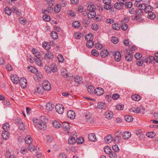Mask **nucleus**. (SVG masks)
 <instances>
[{
	"label": "nucleus",
	"instance_id": "f257e3e1",
	"mask_svg": "<svg viewBox=\"0 0 158 158\" xmlns=\"http://www.w3.org/2000/svg\"><path fill=\"white\" fill-rule=\"evenodd\" d=\"M96 9V6L93 4H89L87 7V10L89 11L88 14V17L89 19H92L94 18L96 15V13L95 12Z\"/></svg>",
	"mask_w": 158,
	"mask_h": 158
},
{
	"label": "nucleus",
	"instance_id": "f03ea898",
	"mask_svg": "<svg viewBox=\"0 0 158 158\" xmlns=\"http://www.w3.org/2000/svg\"><path fill=\"white\" fill-rule=\"evenodd\" d=\"M33 122L35 127H37L39 129L41 130H44L46 128V124L44 123H40L38 119H34L33 120Z\"/></svg>",
	"mask_w": 158,
	"mask_h": 158
},
{
	"label": "nucleus",
	"instance_id": "7ed1b4c3",
	"mask_svg": "<svg viewBox=\"0 0 158 158\" xmlns=\"http://www.w3.org/2000/svg\"><path fill=\"white\" fill-rule=\"evenodd\" d=\"M135 12L137 15L134 17L133 19L138 21H139L140 19L142 20L141 16L143 15V10L139 9L135 11Z\"/></svg>",
	"mask_w": 158,
	"mask_h": 158
},
{
	"label": "nucleus",
	"instance_id": "20e7f679",
	"mask_svg": "<svg viewBox=\"0 0 158 158\" xmlns=\"http://www.w3.org/2000/svg\"><path fill=\"white\" fill-rule=\"evenodd\" d=\"M56 111L59 114H61L63 113L64 111V107L60 104H57L55 106Z\"/></svg>",
	"mask_w": 158,
	"mask_h": 158
},
{
	"label": "nucleus",
	"instance_id": "39448f33",
	"mask_svg": "<svg viewBox=\"0 0 158 158\" xmlns=\"http://www.w3.org/2000/svg\"><path fill=\"white\" fill-rule=\"evenodd\" d=\"M144 109L142 107L140 106L138 107L137 109L134 108H133L130 110V112H132L137 113L144 112Z\"/></svg>",
	"mask_w": 158,
	"mask_h": 158
},
{
	"label": "nucleus",
	"instance_id": "423d86ee",
	"mask_svg": "<svg viewBox=\"0 0 158 158\" xmlns=\"http://www.w3.org/2000/svg\"><path fill=\"white\" fill-rule=\"evenodd\" d=\"M43 86L45 90L47 91L50 90L51 88V84L47 80H44L43 82Z\"/></svg>",
	"mask_w": 158,
	"mask_h": 158
},
{
	"label": "nucleus",
	"instance_id": "0eeeda50",
	"mask_svg": "<svg viewBox=\"0 0 158 158\" xmlns=\"http://www.w3.org/2000/svg\"><path fill=\"white\" fill-rule=\"evenodd\" d=\"M20 84L23 88H25L27 86V81L24 77H21L19 80Z\"/></svg>",
	"mask_w": 158,
	"mask_h": 158
},
{
	"label": "nucleus",
	"instance_id": "6e6552de",
	"mask_svg": "<svg viewBox=\"0 0 158 158\" xmlns=\"http://www.w3.org/2000/svg\"><path fill=\"white\" fill-rule=\"evenodd\" d=\"M104 89L101 87L97 88L94 89V93L97 95L100 96L104 94Z\"/></svg>",
	"mask_w": 158,
	"mask_h": 158
},
{
	"label": "nucleus",
	"instance_id": "1a4fd4ad",
	"mask_svg": "<svg viewBox=\"0 0 158 158\" xmlns=\"http://www.w3.org/2000/svg\"><path fill=\"white\" fill-rule=\"evenodd\" d=\"M114 59L115 61L119 62L121 59V56L120 52H116L114 54Z\"/></svg>",
	"mask_w": 158,
	"mask_h": 158
},
{
	"label": "nucleus",
	"instance_id": "9d476101",
	"mask_svg": "<svg viewBox=\"0 0 158 158\" xmlns=\"http://www.w3.org/2000/svg\"><path fill=\"white\" fill-rule=\"evenodd\" d=\"M10 78L12 82L15 84H17L19 81V77L16 75H11Z\"/></svg>",
	"mask_w": 158,
	"mask_h": 158
},
{
	"label": "nucleus",
	"instance_id": "9b49d317",
	"mask_svg": "<svg viewBox=\"0 0 158 158\" xmlns=\"http://www.w3.org/2000/svg\"><path fill=\"white\" fill-rule=\"evenodd\" d=\"M67 115L69 118L72 119H74L75 117V113L72 110H69L67 112Z\"/></svg>",
	"mask_w": 158,
	"mask_h": 158
},
{
	"label": "nucleus",
	"instance_id": "f8f14e48",
	"mask_svg": "<svg viewBox=\"0 0 158 158\" xmlns=\"http://www.w3.org/2000/svg\"><path fill=\"white\" fill-rule=\"evenodd\" d=\"M9 134L7 130L3 131L2 132V138L4 140H7L9 137Z\"/></svg>",
	"mask_w": 158,
	"mask_h": 158
},
{
	"label": "nucleus",
	"instance_id": "ddd939ff",
	"mask_svg": "<svg viewBox=\"0 0 158 158\" xmlns=\"http://www.w3.org/2000/svg\"><path fill=\"white\" fill-rule=\"evenodd\" d=\"M44 90L43 86L40 85L37 88L36 90H35V92H37L39 94H42L43 93Z\"/></svg>",
	"mask_w": 158,
	"mask_h": 158
},
{
	"label": "nucleus",
	"instance_id": "4468645a",
	"mask_svg": "<svg viewBox=\"0 0 158 158\" xmlns=\"http://www.w3.org/2000/svg\"><path fill=\"white\" fill-rule=\"evenodd\" d=\"M131 136V133L129 131H125L123 134V138L124 139H127L130 138Z\"/></svg>",
	"mask_w": 158,
	"mask_h": 158
},
{
	"label": "nucleus",
	"instance_id": "2eb2a0df",
	"mask_svg": "<svg viewBox=\"0 0 158 158\" xmlns=\"http://www.w3.org/2000/svg\"><path fill=\"white\" fill-rule=\"evenodd\" d=\"M127 54L125 56L126 60L128 61H130L132 60L133 57L132 55L131 54L132 53L128 52L127 50Z\"/></svg>",
	"mask_w": 158,
	"mask_h": 158
},
{
	"label": "nucleus",
	"instance_id": "dca6fc26",
	"mask_svg": "<svg viewBox=\"0 0 158 158\" xmlns=\"http://www.w3.org/2000/svg\"><path fill=\"white\" fill-rule=\"evenodd\" d=\"M88 138L90 141L95 142L96 141V137L94 133L89 134L88 135Z\"/></svg>",
	"mask_w": 158,
	"mask_h": 158
},
{
	"label": "nucleus",
	"instance_id": "f3484780",
	"mask_svg": "<svg viewBox=\"0 0 158 158\" xmlns=\"http://www.w3.org/2000/svg\"><path fill=\"white\" fill-rule=\"evenodd\" d=\"M69 124L70 123H69L64 122L62 123L61 126L64 129L67 130H69L70 127Z\"/></svg>",
	"mask_w": 158,
	"mask_h": 158
},
{
	"label": "nucleus",
	"instance_id": "a211bd4d",
	"mask_svg": "<svg viewBox=\"0 0 158 158\" xmlns=\"http://www.w3.org/2000/svg\"><path fill=\"white\" fill-rule=\"evenodd\" d=\"M54 105L52 103H48L46 105V109L49 111H52L54 108Z\"/></svg>",
	"mask_w": 158,
	"mask_h": 158
},
{
	"label": "nucleus",
	"instance_id": "6ab92c4d",
	"mask_svg": "<svg viewBox=\"0 0 158 158\" xmlns=\"http://www.w3.org/2000/svg\"><path fill=\"white\" fill-rule=\"evenodd\" d=\"M39 121L40 122V123H47L48 122V119L47 118L46 116H41L40 117Z\"/></svg>",
	"mask_w": 158,
	"mask_h": 158
},
{
	"label": "nucleus",
	"instance_id": "aec40b11",
	"mask_svg": "<svg viewBox=\"0 0 158 158\" xmlns=\"http://www.w3.org/2000/svg\"><path fill=\"white\" fill-rule=\"evenodd\" d=\"M25 141L26 143L29 144H31L32 142V139L29 135H27L25 137Z\"/></svg>",
	"mask_w": 158,
	"mask_h": 158
},
{
	"label": "nucleus",
	"instance_id": "412c9836",
	"mask_svg": "<svg viewBox=\"0 0 158 158\" xmlns=\"http://www.w3.org/2000/svg\"><path fill=\"white\" fill-rule=\"evenodd\" d=\"M44 57H45V59L46 58V57H47L48 59H52L54 58V56L52 52L50 51H48L45 54Z\"/></svg>",
	"mask_w": 158,
	"mask_h": 158
},
{
	"label": "nucleus",
	"instance_id": "4be33fe9",
	"mask_svg": "<svg viewBox=\"0 0 158 158\" xmlns=\"http://www.w3.org/2000/svg\"><path fill=\"white\" fill-rule=\"evenodd\" d=\"M98 107L101 109H105L106 107V105L105 103L102 102H99L98 103Z\"/></svg>",
	"mask_w": 158,
	"mask_h": 158
},
{
	"label": "nucleus",
	"instance_id": "5701e85b",
	"mask_svg": "<svg viewBox=\"0 0 158 158\" xmlns=\"http://www.w3.org/2000/svg\"><path fill=\"white\" fill-rule=\"evenodd\" d=\"M153 9V8L152 6L150 5H148L147 6H146L145 8V9L144 10V11L146 13H149L151 12Z\"/></svg>",
	"mask_w": 158,
	"mask_h": 158
},
{
	"label": "nucleus",
	"instance_id": "b1692460",
	"mask_svg": "<svg viewBox=\"0 0 158 158\" xmlns=\"http://www.w3.org/2000/svg\"><path fill=\"white\" fill-rule=\"evenodd\" d=\"M52 124L53 126L57 128H60L61 127V124L58 122L56 120L53 121Z\"/></svg>",
	"mask_w": 158,
	"mask_h": 158
},
{
	"label": "nucleus",
	"instance_id": "393cba45",
	"mask_svg": "<svg viewBox=\"0 0 158 158\" xmlns=\"http://www.w3.org/2000/svg\"><path fill=\"white\" fill-rule=\"evenodd\" d=\"M109 52L107 50H103L100 52V55L102 57L104 58L108 56Z\"/></svg>",
	"mask_w": 158,
	"mask_h": 158
},
{
	"label": "nucleus",
	"instance_id": "a878e982",
	"mask_svg": "<svg viewBox=\"0 0 158 158\" xmlns=\"http://www.w3.org/2000/svg\"><path fill=\"white\" fill-rule=\"evenodd\" d=\"M75 81L78 84H80L82 82V78L80 76H76L74 78Z\"/></svg>",
	"mask_w": 158,
	"mask_h": 158
},
{
	"label": "nucleus",
	"instance_id": "bb28decb",
	"mask_svg": "<svg viewBox=\"0 0 158 158\" xmlns=\"http://www.w3.org/2000/svg\"><path fill=\"white\" fill-rule=\"evenodd\" d=\"M131 98L134 100L139 101L141 99V97L139 95L136 94H134L131 96Z\"/></svg>",
	"mask_w": 158,
	"mask_h": 158
},
{
	"label": "nucleus",
	"instance_id": "cd10ccee",
	"mask_svg": "<svg viewBox=\"0 0 158 158\" xmlns=\"http://www.w3.org/2000/svg\"><path fill=\"white\" fill-rule=\"evenodd\" d=\"M94 45V42L93 40H88L86 43V46L89 48H92Z\"/></svg>",
	"mask_w": 158,
	"mask_h": 158
},
{
	"label": "nucleus",
	"instance_id": "c85d7f7f",
	"mask_svg": "<svg viewBox=\"0 0 158 158\" xmlns=\"http://www.w3.org/2000/svg\"><path fill=\"white\" fill-rule=\"evenodd\" d=\"M76 141L77 140L76 139L73 137H70L68 139L69 143L71 145H73L75 143Z\"/></svg>",
	"mask_w": 158,
	"mask_h": 158
},
{
	"label": "nucleus",
	"instance_id": "c756f323",
	"mask_svg": "<svg viewBox=\"0 0 158 158\" xmlns=\"http://www.w3.org/2000/svg\"><path fill=\"white\" fill-rule=\"evenodd\" d=\"M27 69L29 71L33 73H35L37 71V69L35 68L32 66H28Z\"/></svg>",
	"mask_w": 158,
	"mask_h": 158
},
{
	"label": "nucleus",
	"instance_id": "7c9ffc66",
	"mask_svg": "<svg viewBox=\"0 0 158 158\" xmlns=\"http://www.w3.org/2000/svg\"><path fill=\"white\" fill-rule=\"evenodd\" d=\"M61 7L59 4H57L54 6V11L56 13H59Z\"/></svg>",
	"mask_w": 158,
	"mask_h": 158
},
{
	"label": "nucleus",
	"instance_id": "2f4dec72",
	"mask_svg": "<svg viewBox=\"0 0 158 158\" xmlns=\"http://www.w3.org/2000/svg\"><path fill=\"white\" fill-rule=\"evenodd\" d=\"M109 158H116L117 156L116 153L114 152H111V149L109 148Z\"/></svg>",
	"mask_w": 158,
	"mask_h": 158
},
{
	"label": "nucleus",
	"instance_id": "473e14b6",
	"mask_svg": "<svg viewBox=\"0 0 158 158\" xmlns=\"http://www.w3.org/2000/svg\"><path fill=\"white\" fill-rule=\"evenodd\" d=\"M126 121L128 122H132L133 119V118L130 115H127L125 116Z\"/></svg>",
	"mask_w": 158,
	"mask_h": 158
},
{
	"label": "nucleus",
	"instance_id": "72a5a7b5",
	"mask_svg": "<svg viewBox=\"0 0 158 158\" xmlns=\"http://www.w3.org/2000/svg\"><path fill=\"white\" fill-rule=\"evenodd\" d=\"M148 18L150 19H153L155 18L156 15L154 13L152 12V11L148 13Z\"/></svg>",
	"mask_w": 158,
	"mask_h": 158
},
{
	"label": "nucleus",
	"instance_id": "f704fd0d",
	"mask_svg": "<svg viewBox=\"0 0 158 158\" xmlns=\"http://www.w3.org/2000/svg\"><path fill=\"white\" fill-rule=\"evenodd\" d=\"M94 87L92 85H89L87 88V90L88 92L90 94H92L94 91Z\"/></svg>",
	"mask_w": 158,
	"mask_h": 158
},
{
	"label": "nucleus",
	"instance_id": "c9c22d12",
	"mask_svg": "<svg viewBox=\"0 0 158 158\" xmlns=\"http://www.w3.org/2000/svg\"><path fill=\"white\" fill-rule=\"evenodd\" d=\"M103 2L105 5L104 6V8L106 10L109 9V0H103Z\"/></svg>",
	"mask_w": 158,
	"mask_h": 158
},
{
	"label": "nucleus",
	"instance_id": "e433bc0d",
	"mask_svg": "<svg viewBox=\"0 0 158 158\" xmlns=\"http://www.w3.org/2000/svg\"><path fill=\"white\" fill-rule=\"evenodd\" d=\"M6 157L7 158H15V156L13 155H11L10 151L7 150L6 152Z\"/></svg>",
	"mask_w": 158,
	"mask_h": 158
},
{
	"label": "nucleus",
	"instance_id": "4c0bfd02",
	"mask_svg": "<svg viewBox=\"0 0 158 158\" xmlns=\"http://www.w3.org/2000/svg\"><path fill=\"white\" fill-rule=\"evenodd\" d=\"M112 28L116 30H119L120 28V25L118 23H114L112 25Z\"/></svg>",
	"mask_w": 158,
	"mask_h": 158
},
{
	"label": "nucleus",
	"instance_id": "58836bf2",
	"mask_svg": "<svg viewBox=\"0 0 158 158\" xmlns=\"http://www.w3.org/2000/svg\"><path fill=\"white\" fill-rule=\"evenodd\" d=\"M61 73V74L65 77H68V72L66 69H62Z\"/></svg>",
	"mask_w": 158,
	"mask_h": 158
},
{
	"label": "nucleus",
	"instance_id": "ea45409f",
	"mask_svg": "<svg viewBox=\"0 0 158 158\" xmlns=\"http://www.w3.org/2000/svg\"><path fill=\"white\" fill-rule=\"evenodd\" d=\"M72 25L74 27L77 28L80 26L81 23L78 21H74Z\"/></svg>",
	"mask_w": 158,
	"mask_h": 158
},
{
	"label": "nucleus",
	"instance_id": "a19ab883",
	"mask_svg": "<svg viewBox=\"0 0 158 158\" xmlns=\"http://www.w3.org/2000/svg\"><path fill=\"white\" fill-rule=\"evenodd\" d=\"M111 41L114 44H116L118 41V39L116 37H112L111 39Z\"/></svg>",
	"mask_w": 158,
	"mask_h": 158
},
{
	"label": "nucleus",
	"instance_id": "79ce46f5",
	"mask_svg": "<svg viewBox=\"0 0 158 158\" xmlns=\"http://www.w3.org/2000/svg\"><path fill=\"white\" fill-rule=\"evenodd\" d=\"M32 52L35 55L36 58H37L38 56L40 55V53L36 49L33 48L32 49Z\"/></svg>",
	"mask_w": 158,
	"mask_h": 158
},
{
	"label": "nucleus",
	"instance_id": "37998d69",
	"mask_svg": "<svg viewBox=\"0 0 158 158\" xmlns=\"http://www.w3.org/2000/svg\"><path fill=\"white\" fill-rule=\"evenodd\" d=\"M154 57L151 56L148 58H146L145 60H144V62L146 63H150L152 62L153 59H154Z\"/></svg>",
	"mask_w": 158,
	"mask_h": 158
},
{
	"label": "nucleus",
	"instance_id": "c03bdc74",
	"mask_svg": "<svg viewBox=\"0 0 158 158\" xmlns=\"http://www.w3.org/2000/svg\"><path fill=\"white\" fill-rule=\"evenodd\" d=\"M35 61L36 64L40 66H43L41 60L39 57H37V58H35Z\"/></svg>",
	"mask_w": 158,
	"mask_h": 158
},
{
	"label": "nucleus",
	"instance_id": "a18cd8bd",
	"mask_svg": "<svg viewBox=\"0 0 158 158\" xmlns=\"http://www.w3.org/2000/svg\"><path fill=\"white\" fill-rule=\"evenodd\" d=\"M85 39L87 40H92L93 39V36L92 34L89 33L88 35H86L85 36Z\"/></svg>",
	"mask_w": 158,
	"mask_h": 158
},
{
	"label": "nucleus",
	"instance_id": "49530a36",
	"mask_svg": "<svg viewBox=\"0 0 158 158\" xmlns=\"http://www.w3.org/2000/svg\"><path fill=\"white\" fill-rule=\"evenodd\" d=\"M51 35L52 37L54 39H57L58 37L57 33L55 31H52L51 32Z\"/></svg>",
	"mask_w": 158,
	"mask_h": 158
},
{
	"label": "nucleus",
	"instance_id": "de8ad7c7",
	"mask_svg": "<svg viewBox=\"0 0 158 158\" xmlns=\"http://www.w3.org/2000/svg\"><path fill=\"white\" fill-rule=\"evenodd\" d=\"M51 72H52L55 73L57 71V66L55 64H52L51 66Z\"/></svg>",
	"mask_w": 158,
	"mask_h": 158
},
{
	"label": "nucleus",
	"instance_id": "09e8293b",
	"mask_svg": "<svg viewBox=\"0 0 158 158\" xmlns=\"http://www.w3.org/2000/svg\"><path fill=\"white\" fill-rule=\"evenodd\" d=\"M115 107L117 110H122L124 108V105L121 104H118Z\"/></svg>",
	"mask_w": 158,
	"mask_h": 158
},
{
	"label": "nucleus",
	"instance_id": "8fccbe9b",
	"mask_svg": "<svg viewBox=\"0 0 158 158\" xmlns=\"http://www.w3.org/2000/svg\"><path fill=\"white\" fill-rule=\"evenodd\" d=\"M57 59L59 62H63L64 59L63 56L61 54H59L58 56Z\"/></svg>",
	"mask_w": 158,
	"mask_h": 158
},
{
	"label": "nucleus",
	"instance_id": "3c124183",
	"mask_svg": "<svg viewBox=\"0 0 158 158\" xmlns=\"http://www.w3.org/2000/svg\"><path fill=\"white\" fill-rule=\"evenodd\" d=\"M121 137L120 136H117L114 138V141L116 143H119L120 141Z\"/></svg>",
	"mask_w": 158,
	"mask_h": 158
},
{
	"label": "nucleus",
	"instance_id": "603ef678",
	"mask_svg": "<svg viewBox=\"0 0 158 158\" xmlns=\"http://www.w3.org/2000/svg\"><path fill=\"white\" fill-rule=\"evenodd\" d=\"M9 124L8 123H6L3 125L2 127L4 131L8 130L9 129Z\"/></svg>",
	"mask_w": 158,
	"mask_h": 158
},
{
	"label": "nucleus",
	"instance_id": "864d4df0",
	"mask_svg": "<svg viewBox=\"0 0 158 158\" xmlns=\"http://www.w3.org/2000/svg\"><path fill=\"white\" fill-rule=\"evenodd\" d=\"M128 26L126 23H122L121 28L123 31H126L128 28Z\"/></svg>",
	"mask_w": 158,
	"mask_h": 158
},
{
	"label": "nucleus",
	"instance_id": "5fc2aeb1",
	"mask_svg": "<svg viewBox=\"0 0 158 158\" xmlns=\"http://www.w3.org/2000/svg\"><path fill=\"white\" fill-rule=\"evenodd\" d=\"M42 46L44 48L48 50L50 49V47L48 45V43L47 42H44L42 44Z\"/></svg>",
	"mask_w": 158,
	"mask_h": 158
},
{
	"label": "nucleus",
	"instance_id": "6e6d98bb",
	"mask_svg": "<svg viewBox=\"0 0 158 158\" xmlns=\"http://www.w3.org/2000/svg\"><path fill=\"white\" fill-rule=\"evenodd\" d=\"M5 13L8 15H10L11 14V11L10 8L8 7H6L5 9Z\"/></svg>",
	"mask_w": 158,
	"mask_h": 158
},
{
	"label": "nucleus",
	"instance_id": "4d7b16f0",
	"mask_svg": "<svg viewBox=\"0 0 158 158\" xmlns=\"http://www.w3.org/2000/svg\"><path fill=\"white\" fill-rule=\"evenodd\" d=\"M114 7L115 8L117 9H121L123 7L120 5V4L117 2L114 4Z\"/></svg>",
	"mask_w": 158,
	"mask_h": 158
},
{
	"label": "nucleus",
	"instance_id": "13d9d810",
	"mask_svg": "<svg viewBox=\"0 0 158 158\" xmlns=\"http://www.w3.org/2000/svg\"><path fill=\"white\" fill-rule=\"evenodd\" d=\"M124 5L126 8H127L129 9L132 7V4L131 2H125Z\"/></svg>",
	"mask_w": 158,
	"mask_h": 158
},
{
	"label": "nucleus",
	"instance_id": "bf43d9fd",
	"mask_svg": "<svg viewBox=\"0 0 158 158\" xmlns=\"http://www.w3.org/2000/svg\"><path fill=\"white\" fill-rule=\"evenodd\" d=\"M92 54L96 57L98 56L99 55L98 52L95 49H93L91 52Z\"/></svg>",
	"mask_w": 158,
	"mask_h": 158
},
{
	"label": "nucleus",
	"instance_id": "052dcab7",
	"mask_svg": "<svg viewBox=\"0 0 158 158\" xmlns=\"http://www.w3.org/2000/svg\"><path fill=\"white\" fill-rule=\"evenodd\" d=\"M74 36L77 39H80L81 37V33L77 32L74 34Z\"/></svg>",
	"mask_w": 158,
	"mask_h": 158
},
{
	"label": "nucleus",
	"instance_id": "680f3d73",
	"mask_svg": "<svg viewBox=\"0 0 158 158\" xmlns=\"http://www.w3.org/2000/svg\"><path fill=\"white\" fill-rule=\"evenodd\" d=\"M77 142L78 144H82L84 142V139L83 137H79L77 139Z\"/></svg>",
	"mask_w": 158,
	"mask_h": 158
},
{
	"label": "nucleus",
	"instance_id": "e2e57ef3",
	"mask_svg": "<svg viewBox=\"0 0 158 158\" xmlns=\"http://www.w3.org/2000/svg\"><path fill=\"white\" fill-rule=\"evenodd\" d=\"M37 148H35V147L33 145H29L28 147V149L31 152L34 151L35 150H36Z\"/></svg>",
	"mask_w": 158,
	"mask_h": 158
},
{
	"label": "nucleus",
	"instance_id": "0e129e2a",
	"mask_svg": "<svg viewBox=\"0 0 158 158\" xmlns=\"http://www.w3.org/2000/svg\"><path fill=\"white\" fill-rule=\"evenodd\" d=\"M44 69L48 73H51V68L48 65H46L45 66Z\"/></svg>",
	"mask_w": 158,
	"mask_h": 158
},
{
	"label": "nucleus",
	"instance_id": "69168bd1",
	"mask_svg": "<svg viewBox=\"0 0 158 158\" xmlns=\"http://www.w3.org/2000/svg\"><path fill=\"white\" fill-rule=\"evenodd\" d=\"M112 149L115 152H117L119 151V148L117 144H115L112 146Z\"/></svg>",
	"mask_w": 158,
	"mask_h": 158
},
{
	"label": "nucleus",
	"instance_id": "338daca9",
	"mask_svg": "<svg viewBox=\"0 0 158 158\" xmlns=\"http://www.w3.org/2000/svg\"><path fill=\"white\" fill-rule=\"evenodd\" d=\"M95 46L96 48L98 49H101L102 48V44L99 43H96Z\"/></svg>",
	"mask_w": 158,
	"mask_h": 158
},
{
	"label": "nucleus",
	"instance_id": "774afa93",
	"mask_svg": "<svg viewBox=\"0 0 158 158\" xmlns=\"http://www.w3.org/2000/svg\"><path fill=\"white\" fill-rule=\"evenodd\" d=\"M43 18L44 20L46 21H48L50 19V16L47 15H44L43 16Z\"/></svg>",
	"mask_w": 158,
	"mask_h": 158
}]
</instances>
